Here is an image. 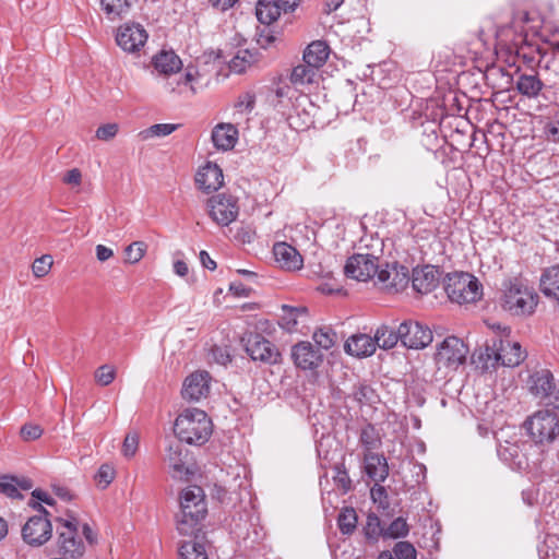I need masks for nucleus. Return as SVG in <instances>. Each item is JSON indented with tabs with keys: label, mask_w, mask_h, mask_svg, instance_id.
<instances>
[{
	"label": "nucleus",
	"mask_w": 559,
	"mask_h": 559,
	"mask_svg": "<svg viewBox=\"0 0 559 559\" xmlns=\"http://www.w3.org/2000/svg\"><path fill=\"white\" fill-rule=\"evenodd\" d=\"M207 514V503L203 489L188 486L179 495V511L175 515L176 528L182 536L201 532V523Z\"/></svg>",
	"instance_id": "nucleus-1"
},
{
	"label": "nucleus",
	"mask_w": 559,
	"mask_h": 559,
	"mask_svg": "<svg viewBox=\"0 0 559 559\" xmlns=\"http://www.w3.org/2000/svg\"><path fill=\"white\" fill-rule=\"evenodd\" d=\"M174 431L180 441L202 445L211 437L213 426L204 411L188 408L176 418Z\"/></svg>",
	"instance_id": "nucleus-2"
},
{
	"label": "nucleus",
	"mask_w": 559,
	"mask_h": 559,
	"mask_svg": "<svg viewBox=\"0 0 559 559\" xmlns=\"http://www.w3.org/2000/svg\"><path fill=\"white\" fill-rule=\"evenodd\" d=\"M539 297L534 287L520 278H513L503 285L501 306L513 316L526 317L534 313Z\"/></svg>",
	"instance_id": "nucleus-3"
},
{
	"label": "nucleus",
	"mask_w": 559,
	"mask_h": 559,
	"mask_svg": "<svg viewBox=\"0 0 559 559\" xmlns=\"http://www.w3.org/2000/svg\"><path fill=\"white\" fill-rule=\"evenodd\" d=\"M510 330L503 328L502 333L492 338V344L487 345L485 353L480 355V358L485 355L487 357L485 367L488 368V362L491 367L501 365L504 367H516L526 357V352L522 349V346L518 342H512L509 338Z\"/></svg>",
	"instance_id": "nucleus-4"
},
{
	"label": "nucleus",
	"mask_w": 559,
	"mask_h": 559,
	"mask_svg": "<svg viewBox=\"0 0 559 559\" xmlns=\"http://www.w3.org/2000/svg\"><path fill=\"white\" fill-rule=\"evenodd\" d=\"M444 289L450 300L457 304L476 302L483 296V286L479 281L464 272L449 274Z\"/></svg>",
	"instance_id": "nucleus-5"
},
{
	"label": "nucleus",
	"mask_w": 559,
	"mask_h": 559,
	"mask_svg": "<svg viewBox=\"0 0 559 559\" xmlns=\"http://www.w3.org/2000/svg\"><path fill=\"white\" fill-rule=\"evenodd\" d=\"M56 548L59 556L80 559L85 554V544L79 536L78 521L74 518H57Z\"/></svg>",
	"instance_id": "nucleus-6"
},
{
	"label": "nucleus",
	"mask_w": 559,
	"mask_h": 559,
	"mask_svg": "<svg viewBox=\"0 0 559 559\" xmlns=\"http://www.w3.org/2000/svg\"><path fill=\"white\" fill-rule=\"evenodd\" d=\"M39 514L31 516L22 527L23 540L32 547L45 545L52 536V525L48 519L49 512L38 502H29Z\"/></svg>",
	"instance_id": "nucleus-7"
},
{
	"label": "nucleus",
	"mask_w": 559,
	"mask_h": 559,
	"mask_svg": "<svg viewBox=\"0 0 559 559\" xmlns=\"http://www.w3.org/2000/svg\"><path fill=\"white\" fill-rule=\"evenodd\" d=\"M527 388L532 395L545 402L546 405L559 409V383L548 369L532 372L527 380Z\"/></svg>",
	"instance_id": "nucleus-8"
},
{
	"label": "nucleus",
	"mask_w": 559,
	"mask_h": 559,
	"mask_svg": "<svg viewBox=\"0 0 559 559\" xmlns=\"http://www.w3.org/2000/svg\"><path fill=\"white\" fill-rule=\"evenodd\" d=\"M525 427L535 442H551L559 432V420L555 413L542 409L525 421Z\"/></svg>",
	"instance_id": "nucleus-9"
},
{
	"label": "nucleus",
	"mask_w": 559,
	"mask_h": 559,
	"mask_svg": "<svg viewBox=\"0 0 559 559\" xmlns=\"http://www.w3.org/2000/svg\"><path fill=\"white\" fill-rule=\"evenodd\" d=\"M381 272L379 258L370 253H356L349 257L344 266V274L358 282L378 281Z\"/></svg>",
	"instance_id": "nucleus-10"
},
{
	"label": "nucleus",
	"mask_w": 559,
	"mask_h": 559,
	"mask_svg": "<svg viewBox=\"0 0 559 559\" xmlns=\"http://www.w3.org/2000/svg\"><path fill=\"white\" fill-rule=\"evenodd\" d=\"M468 349L456 336H449L439 345L436 361L439 368L456 370L465 362Z\"/></svg>",
	"instance_id": "nucleus-11"
},
{
	"label": "nucleus",
	"mask_w": 559,
	"mask_h": 559,
	"mask_svg": "<svg viewBox=\"0 0 559 559\" xmlns=\"http://www.w3.org/2000/svg\"><path fill=\"white\" fill-rule=\"evenodd\" d=\"M209 214L212 219L222 226L231 224L239 214L237 199L230 194H217L212 197L209 202Z\"/></svg>",
	"instance_id": "nucleus-12"
},
{
	"label": "nucleus",
	"mask_w": 559,
	"mask_h": 559,
	"mask_svg": "<svg viewBox=\"0 0 559 559\" xmlns=\"http://www.w3.org/2000/svg\"><path fill=\"white\" fill-rule=\"evenodd\" d=\"M148 34L140 23L128 22L120 25L116 33L117 45L126 52L135 53L147 41Z\"/></svg>",
	"instance_id": "nucleus-13"
},
{
	"label": "nucleus",
	"mask_w": 559,
	"mask_h": 559,
	"mask_svg": "<svg viewBox=\"0 0 559 559\" xmlns=\"http://www.w3.org/2000/svg\"><path fill=\"white\" fill-rule=\"evenodd\" d=\"M245 341L247 354L254 361L264 364H276L280 358V352L276 346L259 333H250Z\"/></svg>",
	"instance_id": "nucleus-14"
},
{
	"label": "nucleus",
	"mask_w": 559,
	"mask_h": 559,
	"mask_svg": "<svg viewBox=\"0 0 559 559\" xmlns=\"http://www.w3.org/2000/svg\"><path fill=\"white\" fill-rule=\"evenodd\" d=\"M409 283V270L399 263L385 264L378 273V281L374 284L389 293H397L407 287Z\"/></svg>",
	"instance_id": "nucleus-15"
},
{
	"label": "nucleus",
	"mask_w": 559,
	"mask_h": 559,
	"mask_svg": "<svg viewBox=\"0 0 559 559\" xmlns=\"http://www.w3.org/2000/svg\"><path fill=\"white\" fill-rule=\"evenodd\" d=\"M401 343L412 349H421L432 342V332L415 321H405L400 324Z\"/></svg>",
	"instance_id": "nucleus-16"
},
{
	"label": "nucleus",
	"mask_w": 559,
	"mask_h": 559,
	"mask_svg": "<svg viewBox=\"0 0 559 559\" xmlns=\"http://www.w3.org/2000/svg\"><path fill=\"white\" fill-rule=\"evenodd\" d=\"M211 376L205 370H198L189 374L182 385L181 395L190 402L206 399L211 391Z\"/></svg>",
	"instance_id": "nucleus-17"
},
{
	"label": "nucleus",
	"mask_w": 559,
	"mask_h": 559,
	"mask_svg": "<svg viewBox=\"0 0 559 559\" xmlns=\"http://www.w3.org/2000/svg\"><path fill=\"white\" fill-rule=\"evenodd\" d=\"M292 358L298 368L313 370L322 362L323 355L310 342L302 341L293 346Z\"/></svg>",
	"instance_id": "nucleus-18"
},
{
	"label": "nucleus",
	"mask_w": 559,
	"mask_h": 559,
	"mask_svg": "<svg viewBox=\"0 0 559 559\" xmlns=\"http://www.w3.org/2000/svg\"><path fill=\"white\" fill-rule=\"evenodd\" d=\"M200 79L199 70L193 66H188L180 78H165L163 86L165 91L171 94H183L189 91L192 95L197 93L194 84Z\"/></svg>",
	"instance_id": "nucleus-19"
},
{
	"label": "nucleus",
	"mask_w": 559,
	"mask_h": 559,
	"mask_svg": "<svg viewBox=\"0 0 559 559\" xmlns=\"http://www.w3.org/2000/svg\"><path fill=\"white\" fill-rule=\"evenodd\" d=\"M195 182L207 193L216 191L224 183L223 170L218 165L209 162L197 173Z\"/></svg>",
	"instance_id": "nucleus-20"
},
{
	"label": "nucleus",
	"mask_w": 559,
	"mask_h": 559,
	"mask_svg": "<svg viewBox=\"0 0 559 559\" xmlns=\"http://www.w3.org/2000/svg\"><path fill=\"white\" fill-rule=\"evenodd\" d=\"M164 461L168 465L173 478L182 479L189 474L185 464L183 449L179 441H173L168 444Z\"/></svg>",
	"instance_id": "nucleus-21"
},
{
	"label": "nucleus",
	"mask_w": 559,
	"mask_h": 559,
	"mask_svg": "<svg viewBox=\"0 0 559 559\" xmlns=\"http://www.w3.org/2000/svg\"><path fill=\"white\" fill-rule=\"evenodd\" d=\"M412 285L414 290L419 294H428L439 285V272L432 266L414 269L412 274Z\"/></svg>",
	"instance_id": "nucleus-22"
},
{
	"label": "nucleus",
	"mask_w": 559,
	"mask_h": 559,
	"mask_svg": "<svg viewBox=\"0 0 559 559\" xmlns=\"http://www.w3.org/2000/svg\"><path fill=\"white\" fill-rule=\"evenodd\" d=\"M344 349L354 357H368L376 352L377 341L368 334H354L345 342Z\"/></svg>",
	"instance_id": "nucleus-23"
},
{
	"label": "nucleus",
	"mask_w": 559,
	"mask_h": 559,
	"mask_svg": "<svg viewBox=\"0 0 559 559\" xmlns=\"http://www.w3.org/2000/svg\"><path fill=\"white\" fill-rule=\"evenodd\" d=\"M273 253L275 261L285 270L296 271L302 266V258L299 252L286 242L275 243Z\"/></svg>",
	"instance_id": "nucleus-24"
},
{
	"label": "nucleus",
	"mask_w": 559,
	"mask_h": 559,
	"mask_svg": "<svg viewBox=\"0 0 559 559\" xmlns=\"http://www.w3.org/2000/svg\"><path fill=\"white\" fill-rule=\"evenodd\" d=\"M365 472L376 485L383 483L389 475V466L383 455L366 452L364 455Z\"/></svg>",
	"instance_id": "nucleus-25"
},
{
	"label": "nucleus",
	"mask_w": 559,
	"mask_h": 559,
	"mask_svg": "<svg viewBox=\"0 0 559 559\" xmlns=\"http://www.w3.org/2000/svg\"><path fill=\"white\" fill-rule=\"evenodd\" d=\"M212 141L216 148L229 151L238 141V130L231 123H219L213 129Z\"/></svg>",
	"instance_id": "nucleus-26"
},
{
	"label": "nucleus",
	"mask_w": 559,
	"mask_h": 559,
	"mask_svg": "<svg viewBox=\"0 0 559 559\" xmlns=\"http://www.w3.org/2000/svg\"><path fill=\"white\" fill-rule=\"evenodd\" d=\"M539 289L545 297L559 306V264L543 270L539 278Z\"/></svg>",
	"instance_id": "nucleus-27"
},
{
	"label": "nucleus",
	"mask_w": 559,
	"mask_h": 559,
	"mask_svg": "<svg viewBox=\"0 0 559 559\" xmlns=\"http://www.w3.org/2000/svg\"><path fill=\"white\" fill-rule=\"evenodd\" d=\"M189 540L179 545L178 555L180 559H209L205 547L204 535L195 533Z\"/></svg>",
	"instance_id": "nucleus-28"
},
{
	"label": "nucleus",
	"mask_w": 559,
	"mask_h": 559,
	"mask_svg": "<svg viewBox=\"0 0 559 559\" xmlns=\"http://www.w3.org/2000/svg\"><path fill=\"white\" fill-rule=\"evenodd\" d=\"M330 52L331 49L326 41L313 40L306 47L302 60L304 62L319 70L325 64Z\"/></svg>",
	"instance_id": "nucleus-29"
},
{
	"label": "nucleus",
	"mask_w": 559,
	"mask_h": 559,
	"mask_svg": "<svg viewBox=\"0 0 559 559\" xmlns=\"http://www.w3.org/2000/svg\"><path fill=\"white\" fill-rule=\"evenodd\" d=\"M153 66L159 74L168 78L181 70L182 61L174 51L162 50L153 58Z\"/></svg>",
	"instance_id": "nucleus-30"
},
{
	"label": "nucleus",
	"mask_w": 559,
	"mask_h": 559,
	"mask_svg": "<svg viewBox=\"0 0 559 559\" xmlns=\"http://www.w3.org/2000/svg\"><path fill=\"white\" fill-rule=\"evenodd\" d=\"M284 8L280 5L278 0H258L255 5V15L259 22L270 25L275 22Z\"/></svg>",
	"instance_id": "nucleus-31"
},
{
	"label": "nucleus",
	"mask_w": 559,
	"mask_h": 559,
	"mask_svg": "<svg viewBox=\"0 0 559 559\" xmlns=\"http://www.w3.org/2000/svg\"><path fill=\"white\" fill-rule=\"evenodd\" d=\"M259 61V52L250 49H240L229 61L230 71L241 74L248 68L252 67Z\"/></svg>",
	"instance_id": "nucleus-32"
},
{
	"label": "nucleus",
	"mask_w": 559,
	"mask_h": 559,
	"mask_svg": "<svg viewBox=\"0 0 559 559\" xmlns=\"http://www.w3.org/2000/svg\"><path fill=\"white\" fill-rule=\"evenodd\" d=\"M544 87V83L533 74H521L516 81V90L528 98H536Z\"/></svg>",
	"instance_id": "nucleus-33"
},
{
	"label": "nucleus",
	"mask_w": 559,
	"mask_h": 559,
	"mask_svg": "<svg viewBox=\"0 0 559 559\" xmlns=\"http://www.w3.org/2000/svg\"><path fill=\"white\" fill-rule=\"evenodd\" d=\"M131 5V0H100L102 10L110 21H115L127 15Z\"/></svg>",
	"instance_id": "nucleus-34"
},
{
	"label": "nucleus",
	"mask_w": 559,
	"mask_h": 559,
	"mask_svg": "<svg viewBox=\"0 0 559 559\" xmlns=\"http://www.w3.org/2000/svg\"><path fill=\"white\" fill-rule=\"evenodd\" d=\"M373 340L377 341V347L391 349L401 341L400 328L395 331L388 325H381L376 330Z\"/></svg>",
	"instance_id": "nucleus-35"
},
{
	"label": "nucleus",
	"mask_w": 559,
	"mask_h": 559,
	"mask_svg": "<svg viewBox=\"0 0 559 559\" xmlns=\"http://www.w3.org/2000/svg\"><path fill=\"white\" fill-rule=\"evenodd\" d=\"M318 76V69L309 66L308 63H302L296 66L290 74V81L295 85H308L312 84Z\"/></svg>",
	"instance_id": "nucleus-36"
},
{
	"label": "nucleus",
	"mask_w": 559,
	"mask_h": 559,
	"mask_svg": "<svg viewBox=\"0 0 559 559\" xmlns=\"http://www.w3.org/2000/svg\"><path fill=\"white\" fill-rule=\"evenodd\" d=\"M358 516L354 508H344L337 518V525L342 534L350 535L357 527Z\"/></svg>",
	"instance_id": "nucleus-37"
},
{
	"label": "nucleus",
	"mask_w": 559,
	"mask_h": 559,
	"mask_svg": "<svg viewBox=\"0 0 559 559\" xmlns=\"http://www.w3.org/2000/svg\"><path fill=\"white\" fill-rule=\"evenodd\" d=\"M178 127L179 124L175 123H157L151 126L147 129L142 130L139 133V136L144 141L153 138H163L175 132L178 129Z\"/></svg>",
	"instance_id": "nucleus-38"
},
{
	"label": "nucleus",
	"mask_w": 559,
	"mask_h": 559,
	"mask_svg": "<svg viewBox=\"0 0 559 559\" xmlns=\"http://www.w3.org/2000/svg\"><path fill=\"white\" fill-rule=\"evenodd\" d=\"M312 337L319 347L330 349L335 345L337 334L332 328L323 326L316 330Z\"/></svg>",
	"instance_id": "nucleus-39"
},
{
	"label": "nucleus",
	"mask_w": 559,
	"mask_h": 559,
	"mask_svg": "<svg viewBox=\"0 0 559 559\" xmlns=\"http://www.w3.org/2000/svg\"><path fill=\"white\" fill-rule=\"evenodd\" d=\"M364 533L367 539L378 540L380 536L384 538V528L381 526V521L378 515L370 513L367 516Z\"/></svg>",
	"instance_id": "nucleus-40"
},
{
	"label": "nucleus",
	"mask_w": 559,
	"mask_h": 559,
	"mask_svg": "<svg viewBox=\"0 0 559 559\" xmlns=\"http://www.w3.org/2000/svg\"><path fill=\"white\" fill-rule=\"evenodd\" d=\"M360 443L366 448V452L377 449L381 444L380 437L376 428L371 425H367L360 432Z\"/></svg>",
	"instance_id": "nucleus-41"
},
{
	"label": "nucleus",
	"mask_w": 559,
	"mask_h": 559,
	"mask_svg": "<svg viewBox=\"0 0 559 559\" xmlns=\"http://www.w3.org/2000/svg\"><path fill=\"white\" fill-rule=\"evenodd\" d=\"M408 532L409 527L406 520L400 516L392 521L388 528H384V538L396 539L405 537Z\"/></svg>",
	"instance_id": "nucleus-42"
},
{
	"label": "nucleus",
	"mask_w": 559,
	"mask_h": 559,
	"mask_svg": "<svg viewBox=\"0 0 559 559\" xmlns=\"http://www.w3.org/2000/svg\"><path fill=\"white\" fill-rule=\"evenodd\" d=\"M0 493L12 499H22L23 496L17 490V477L9 475L0 476Z\"/></svg>",
	"instance_id": "nucleus-43"
},
{
	"label": "nucleus",
	"mask_w": 559,
	"mask_h": 559,
	"mask_svg": "<svg viewBox=\"0 0 559 559\" xmlns=\"http://www.w3.org/2000/svg\"><path fill=\"white\" fill-rule=\"evenodd\" d=\"M146 250L147 245L144 241L130 243L124 250L126 261L131 264L138 263L144 257Z\"/></svg>",
	"instance_id": "nucleus-44"
},
{
	"label": "nucleus",
	"mask_w": 559,
	"mask_h": 559,
	"mask_svg": "<svg viewBox=\"0 0 559 559\" xmlns=\"http://www.w3.org/2000/svg\"><path fill=\"white\" fill-rule=\"evenodd\" d=\"M52 266V257L44 254L40 258L35 259L32 265V271L35 277H44L47 275Z\"/></svg>",
	"instance_id": "nucleus-45"
},
{
	"label": "nucleus",
	"mask_w": 559,
	"mask_h": 559,
	"mask_svg": "<svg viewBox=\"0 0 559 559\" xmlns=\"http://www.w3.org/2000/svg\"><path fill=\"white\" fill-rule=\"evenodd\" d=\"M393 554L397 559H416L417 551L408 542H397L393 547Z\"/></svg>",
	"instance_id": "nucleus-46"
},
{
	"label": "nucleus",
	"mask_w": 559,
	"mask_h": 559,
	"mask_svg": "<svg viewBox=\"0 0 559 559\" xmlns=\"http://www.w3.org/2000/svg\"><path fill=\"white\" fill-rule=\"evenodd\" d=\"M498 455L503 461H514L520 455V445L516 443H511L506 441L504 443H499L497 449Z\"/></svg>",
	"instance_id": "nucleus-47"
},
{
	"label": "nucleus",
	"mask_w": 559,
	"mask_h": 559,
	"mask_svg": "<svg viewBox=\"0 0 559 559\" xmlns=\"http://www.w3.org/2000/svg\"><path fill=\"white\" fill-rule=\"evenodd\" d=\"M116 371L109 365H103L95 371V380L103 386L109 385L114 381Z\"/></svg>",
	"instance_id": "nucleus-48"
},
{
	"label": "nucleus",
	"mask_w": 559,
	"mask_h": 559,
	"mask_svg": "<svg viewBox=\"0 0 559 559\" xmlns=\"http://www.w3.org/2000/svg\"><path fill=\"white\" fill-rule=\"evenodd\" d=\"M138 447H139V436L136 432H129L124 440H123V444H122V454L128 457V459H131L135 455L136 451H138Z\"/></svg>",
	"instance_id": "nucleus-49"
},
{
	"label": "nucleus",
	"mask_w": 559,
	"mask_h": 559,
	"mask_svg": "<svg viewBox=\"0 0 559 559\" xmlns=\"http://www.w3.org/2000/svg\"><path fill=\"white\" fill-rule=\"evenodd\" d=\"M255 104V96L251 92H246L241 95H239L237 102L235 103V108L240 111H248L250 112Z\"/></svg>",
	"instance_id": "nucleus-50"
},
{
	"label": "nucleus",
	"mask_w": 559,
	"mask_h": 559,
	"mask_svg": "<svg viewBox=\"0 0 559 559\" xmlns=\"http://www.w3.org/2000/svg\"><path fill=\"white\" fill-rule=\"evenodd\" d=\"M114 477L115 471L107 464L102 465L96 474V480L103 488H106L114 480Z\"/></svg>",
	"instance_id": "nucleus-51"
},
{
	"label": "nucleus",
	"mask_w": 559,
	"mask_h": 559,
	"mask_svg": "<svg viewBox=\"0 0 559 559\" xmlns=\"http://www.w3.org/2000/svg\"><path fill=\"white\" fill-rule=\"evenodd\" d=\"M335 471H336V474L334 476L335 483L344 491H348L350 489L352 480L345 469L344 464L336 465Z\"/></svg>",
	"instance_id": "nucleus-52"
},
{
	"label": "nucleus",
	"mask_w": 559,
	"mask_h": 559,
	"mask_svg": "<svg viewBox=\"0 0 559 559\" xmlns=\"http://www.w3.org/2000/svg\"><path fill=\"white\" fill-rule=\"evenodd\" d=\"M119 127L117 123H107L96 130V138L102 141H109L116 136Z\"/></svg>",
	"instance_id": "nucleus-53"
},
{
	"label": "nucleus",
	"mask_w": 559,
	"mask_h": 559,
	"mask_svg": "<svg viewBox=\"0 0 559 559\" xmlns=\"http://www.w3.org/2000/svg\"><path fill=\"white\" fill-rule=\"evenodd\" d=\"M43 435V429L38 425L26 424L21 428V437L25 441L36 440Z\"/></svg>",
	"instance_id": "nucleus-54"
},
{
	"label": "nucleus",
	"mask_w": 559,
	"mask_h": 559,
	"mask_svg": "<svg viewBox=\"0 0 559 559\" xmlns=\"http://www.w3.org/2000/svg\"><path fill=\"white\" fill-rule=\"evenodd\" d=\"M372 393L373 391L371 390V388L365 384L355 386L353 391L355 400H357L360 403L370 401Z\"/></svg>",
	"instance_id": "nucleus-55"
},
{
	"label": "nucleus",
	"mask_w": 559,
	"mask_h": 559,
	"mask_svg": "<svg viewBox=\"0 0 559 559\" xmlns=\"http://www.w3.org/2000/svg\"><path fill=\"white\" fill-rule=\"evenodd\" d=\"M81 171L78 168H73L66 174L63 181L68 185L79 186L81 183Z\"/></svg>",
	"instance_id": "nucleus-56"
},
{
	"label": "nucleus",
	"mask_w": 559,
	"mask_h": 559,
	"mask_svg": "<svg viewBox=\"0 0 559 559\" xmlns=\"http://www.w3.org/2000/svg\"><path fill=\"white\" fill-rule=\"evenodd\" d=\"M95 250H96V258L100 262H105L114 255L112 249H110L104 245H97Z\"/></svg>",
	"instance_id": "nucleus-57"
},
{
	"label": "nucleus",
	"mask_w": 559,
	"mask_h": 559,
	"mask_svg": "<svg viewBox=\"0 0 559 559\" xmlns=\"http://www.w3.org/2000/svg\"><path fill=\"white\" fill-rule=\"evenodd\" d=\"M213 8L219 11H226L233 8L239 0H209Z\"/></svg>",
	"instance_id": "nucleus-58"
},
{
	"label": "nucleus",
	"mask_w": 559,
	"mask_h": 559,
	"mask_svg": "<svg viewBox=\"0 0 559 559\" xmlns=\"http://www.w3.org/2000/svg\"><path fill=\"white\" fill-rule=\"evenodd\" d=\"M32 497L48 506H52L55 503V500L46 491L40 489L33 490Z\"/></svg>",
	"instance_id": "nucleus-59"
},
{
	"label": "nucleus",
	"mask_w": 559,
	"mask_h": 559,
	"mask_svg": "<svg viewBox=\"0 0 559 559\" xmlns=\"http://www.w3.org/2000/svg\"><path fill=\"white\" fill-rule=\"evenodd\" d=\"M213 356L216 359V361L221 365H226L230 361L229 354L225 353L222 348L215 347L212 349Z\"/></svg>",
	"instance_id": "nucleus-60"
},
{
	"label": "nucleus",
	"mask_w": 559,
	"mask_h": 559,
	"mask_svg": "<svg viewBox=\"0 0 559 559\" xmlns=\"http://www.w3.org/2000/svg\"><path fill=\"white\" fill-rule=\"evenodd\" d=\"M174 272L178 276L185 277L189 273V266L183 260H176L174 262Z\"/></svg>",
	"instance_id": "nucleus-61"
},
{
	"label": "nucleus",
	"mask_w": 559,
	"mask_h": 559,
	"mask_svg": "<svg viewBox=\"0 0 559 559\" xmlns=\"http://www.w3.org/2000/svg\"><path fill=\"white\" fill-rule=\"evenodd\" d=\"M284 310L288 311V316H289V318H292V321H293L294 325L297 324V317L298 316L307 313V309L306 308H293V307L284 306Z\"/></svg>",
	"instance_id": "nucleus-62"
},
{
	"label": "nucleus",
	"mask_w": 559,
	"mask_h": 559,
	"mask_svg": "<svg viewBox=\"0 0 559 559\" xmlns=\"http://www.w3.org/2000/svg\"><path fill=\"white\" fill-rule=\"evenodd\" d=\"M200 260L204 267L211 271L216 269V262L211 259L210 254L206 251L202 250L200 252Z\"/></svg>",
	"instance_id": "nucleus-63"
},
{
	"label": "nucleus",
	"mask_w": 559,
	"mask_h": 559,
	"mask_svg": "<svg viewBox=\"0 0 559 559\" xmlns=\"http://www.w3.org/2000/svg\"><path fill=\"white\" fill-rule=\"evenodd\" d=\"M275 40V37L271 34H260L257 43L258 45L263 48L267 49Z\"/></svg>",
	"instance_id": "nucleus-64"
}]
</instances>
